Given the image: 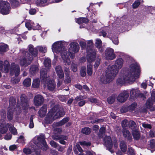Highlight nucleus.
<instances>
[{"label": "nucleus", "instance_id": "obj_1", "mask_svg": "<svg viewBox=\"0 0 155 155\" xmlns=\"http://www.w3.org/2000/svg\"><path fill=\"white\" fill-rule=\"evenodd\" d=\"M66 44V42L64 41L55 42L52 45V49L54 53L61 54L63 63L67 66L71 64L68 54L71 58H74L75 56L74 54L78 52L79 50V46L77 43L72 42L69 44L68 48L69 53L68 54L67 51L63 46Z\"/></svg>", "mask_w": 155, "mask_h": 155}, {"label": "nucleus", "instance_id": "obj_2", "mask_svg": "<svg viewBox=\"0 0 155 155\" xmlns=\"http://www.w3.org/2000/svg\"><path fill=\"white\" fill-rule=\"evenodd\" d=\"M140 68L139 64L136 62L131 64L127 71L123 76L117 80V84H121L125 83H130L134 81L136 79L139 77Z\"/></svg>", "mask_w": 155, "mask_h": 155}, {"label": "nucleus", "instance_id": "obj_3", "mask_svg": "<svg viewBox=\"0 0 155 155\" xmlns=\"http://www.w3.org/2000/svg\"><path fill=\"white\" fill-rule=\"evenodd\" d=\"M124 61L121 58H119L115 61L114 65L109 66L106 71L105 76L103 75L101 78V81L104 84L110 82L118 73L119 70L123 67Z\"/></svg>", "mask_w": 155, "mask_h": 155}, {"label": "nucleus", "instance_id": "obj_4", "mask_svg": "<svg viewBox=\"0 0 155 155\" xmlns=\"http://www.w3.org/2000/svg\"><path fill=\"white\" fill-rule=\"evenodd\" d=\"M68 120V118H65L58 123H54L53 125L54 134L52 135V138L54 140L58 141L59 143L62 144H66V142L65 140H67L68 137L66 136L60 135L62 130L58 127L62 126L67 122Z\"/></svg>", "mask_w": 155, "mask_h": 155}, {"label": "nucleus", "instance_id": "obj_5", "mask_svg": "<svg viewBox=\"0 0 155 155\" xmlns=\"http://www.w3.org/2000/svg\"><path fill=\"white\" fill-rule=\"evenodd\" d=\"M64 112L62 108H59L58 106H55L51 109L47 115L45 119L46 124H51L53 120L58 118L62 117Z\"/></svg>", "mask_w": 155, "mask_h": 155}, {"label": "nucleus", "instance_id": "obj_6", "mask_svg": "<svg viewBox=\"0 0 155 155\" xmlns=\"http://www.w3.org/2000/svg\"><path fill=\"white\" fill-rule=\"evenodd\" d=\"M47 71L45 69H42L40 71V79L41 82L43 83L45 86H47L48 89L50 91H53L55 87L54 81L51 80L47 77Z\"/></svg>", "mask_w": 155, "mask_h": 155}, {"label": "nucleus", "instance_id": "obj_7", "mask_svg": "<svg viewBox=\"0 0 155 155\" xmlns=\"http://www.w3.org/2000/svg\"><path fill=\"white\" fill-rule=\"evenodd\" d=\"M20 51L22 54L19 60V63L21 66L26 67L31 64L34 56L31 54H29L24 49H22Z\"/></svg>", "mask_w": 155, "mask_h": 155}, {"label": "nucleus", "instance_id": "obj_8", "mask_svg": "<svg viewBox=\"0 0 155 155\" xmlns=\"http://www.w3.org/2000/svg\"><path fill=\"white\" fill-rule=\"evenodd\" d=\"M32 141L39 148L44 150H46L48 148L43 135L35 137L32 140Z\"/></svg>", "mask_w": 155, "mask_h": 155}, {"label": "nucleus", "instance_id": "obj_9", "mask_svg": "<svg viewBox=\"0 0 155 155\" xmlns=\"http://www.w3.org/2000/svg\"><path fill=\"white\" fill-rule=\"evenodd\" d=\"M93 42L92 40H90L87 42V60L89 62H91L92 59H91V57H95L96 52L93 48Z\"/></svg>", "mask_w": 155, "mask_h": 155}, {"label": "nucleus", "instance_id": "obj_10", "mask_svg": "<svg viewBox=\"0 0 155 155\" xmlns=\"http://www.w3.org/2000/svg\"><path fill=\"white\" fill-rule=\"evenodd\" d=\"M28 50L30 54L35 57L37 55L38 51L42 53H45L47 51V48L45 46H38L34 49L33 45H30L28 46Z\"/></svg>", "mask_w": 155, "mask_h": 155}, {"label": "nucleus", "instance_id": "obj_11", "mask_svg": "<svg viewBox=\"0 0 155 155\" xmlns=\"http://www.w3.org/2000/svg\"><path fill=\"white\" fill-rule=\"evenodd\" d=\"M16 104V100L13 97H10L9 100V107L8 108L7 114L8 119L11 120L13 117V111L15 110V106Z\"/></svg>", "mask_w": 155, "mask_h": 155}, {"label": "nucleus", "instance_id": "obj_12", "mask_svg": "<svg viewBox=\"0 0 155 155\" xmlns=\"http://www.w3.org/2000/svg\"><path fill=\"white\" fill-rule=\"evenodd\" d=\"M155 102V91L152 92L151 94V97L149 98L146 104V107L147 108L150 109L152 110H155L153 106Z\"/></svg>", "mask_w": 155, "mask_h": 155}, {"label": "nucleus", "instance_id": "obj_13", "mask_svg": "<svg viewBox=\"0 0 155 155\" xmlns=\"http://www.w3.org/2000/svg\"><path fill=\"white\" fill-rule=\"evenodd\" d=\"M129 96V91H124L121 92L117 97V100L120 102H124Z\"/></svg>", "mask_w": 155, "mask_h": 155}, {"label": "nucleus", "instance_id": "obj_14", "mask_svg": "<svg viewBox=\"0 0 155 155\" xmlns=\"http://www.w3.org/2000/svg\"><path fill=\"white\" fill-rule=\"evenodd\" d=\"M10 64L8 61L6 60L4 61H0V70L5 73H8L9 70Z\"/></svg>", "mask_w": 155, "mask_h": 155}, {"label": "nucleus", "instance_id": "obj_15", "mask_svg": "<svg viewBox=\"0 0 155 155\" xmlns=\"http://www.w3.org/2000/svg\"><path fill=\"white\" fill-rule=\"evenodd\" d=\"M25 26L29 30L32 29L34 30H40L41 26L38 24H35L31 21H28L25 24Z\"/></svg>", "mask_w": 155, "mask_h": 155}, {"label": "nucleus", "instance_id": "obj_16", "mask_svg": "<svg viewBox=\"0 0 155 155\" xmlns=\"http://www.w3.org/2000/svg\"><path fill=\"white\" fill-rule=\"evenodd\" d=\"M20 71V68L19 66L15 63L11 64L10 73L12 75H15V76H18Z\"/></svg>", "mask_w": 155, "mask_h": 155}, {"label": "nucleus", "instance_id": "obj_17", "mask_svg": "<svg viewBox=\"0 0 155 155\" xmlns=\"http://www.w3.org/2000/svg\"><path fill=\"white\" fill-rule=\"evenodd\" d=\"M114 50L110 48H107L105 51V57L108 60H112L116 58V55L114 53Z\"/></svg>", "mask_w": 155, "mask_h": 155}, {"label": "nucleus", "instance_id": "obj_18", "mask_svg": "<svg viewBox=\"0 0 155 155\" xmlns=\"http://www.w3.org/2000/svg\"><path fill=\"white\" fill-rule=\"evenodd\" d=\"M104 145L107 147L111 153H114V151L111 150L113 146L111 138L109 136H105L104 139Z\"/></svg>", "mask_w": 155, "mask_h": 155}, {"label": "nucleus", "instance_id": "obj_19", "mask_svg": "<svg viewBox=\"0 0 155 155\" xmlns=\"http://www.w3.org/2000/svg\"><path fill=\"white\" fill-rule=\"evenodd\" d=\"M21 106L23 109H27L28 108V99L26 97L25 94L21 95Z\"/></svg>", "mask_w": 155, "mask_h": 155}, {"label": "nucleus", "instance_id": "obj_20", "mask_svg": "<svg viewBox=\"0 0 155 155\" xmlns=\"http://www.w3.org/2000/svg\"><path fill=\"white\" fill-rule=\"evenodd\" d=\"M4 120H0V132L2 134H5L8 130L7 126H6ZM2 137V135L0 134V138Z\"/></svg>", "mask_w": 155, "mask_h": 155}, {"label": "nucleus", "instance_id": "obj_21", "mask_svg": "<svg viewBox=\"0 0 155 155\" xmlns=\"http://www.w3.org/2000/svg\"><path fill=\"white\" fill-rule=\"evenodd\" d=\"M44 98L41 95L38 94L35 96L34 99V103L36 106H40L43 103Z\"/></svg>", "mask_w": 155, "mask_h": 155}, {"label": "nucleus", "instance_id": "obj_22", "mask_svg": "<svg viewBox=\"0 0 155 155\" xmlns=\"http://www.w3.org/2000/svg\"><path fill=\"white\" fill-rule=\"evenodd\" d=\"M55 70L59 78L62 79L64 77V73L61 67L59 65L57 66L55 68Z\"/></svg>", "mask_w": 155, "mask_h": 155}, {"label": "nucleus", "instance_id": "obj_23", "mask_svg": "<svg viewBox=\"0 0 155 155\" xmlns=\"http://www.w3.org/2000/svg\"><path fill=\"white\" fill-rule=\"evenodd\" d=\"M95 45L100 52H103L104 49L102 46V42L101 40L99 38L96 39L95 40Z\"/></svg>", "mask_w": 155, "mask_h": 155}, {"label": "nucleus", "instance_id": "obj_24", "mask_svg": "<svg viewBox=\"0 0 155 155\" xmlns=\"http://www.w3.org/2000/svg\"><path fill=\"white\" fill-rule=\"evenodd\" d=\"M47 106L46 105H44L39 110L38 114L41 117H44L47 112Z\"/></svg>", "mask_w": 155, "mask_h": 155}, {"label": "nucleus", "instance_id": "obj_25", "mask_svg": "<svg viewBox=\"0 0 155 155\" xmlns=\"http://www.w3.org/2000/svg\"><path fill=\"white\" fill-rule=\"evenodd\" d=\"M94 57H91V59H92V61L91 62H89L87 61L89 63L87 64V73L89 75L91 76L92 74V65L91 64V62L94 59ZM87 61H88L87 60Z\"/></svg>", "mask_w": 155, "mask_h": 155}, {"label": "nucleus", "instance_id": "obj_26", "mask_svg": "<svg viewBox=\"0 0 155 155\" xmlns=\"http://www.w3.org/2000/svg\"><path fill=\"white\" fill-rule=\"evenodd\" d=\"M139 94V92L138 90L132 89L130 91V98L134 99L137 97H138Z\"/></svg>", "mask_w": 155, "mask_h": 155}, {"label": "nucleus", "instance_id": "obj_27", "mask_svg": "<svg viewBox=\"0 0 155 155\" xmlns=\"http://www.w3.org/2000/svg\"><path fill=\"white\" fill-rule=\"evenodd\" d=\"M8 50V46L5 44H2L0 45V54H3Z\"/></svg>", "mask_w": 155, "mask_h": 155}, {"label": "nucleus", "instance_id": "obj_28", "mask_svg": "<svg viewBox=\"0 0 155 155\" xmlns=\"http://www.w3.org/2000/svg\"><path fill=\"white\" fill-rule=\"evenodd\" d=\"M123 133L124 136L127 139L130 140H131V134L127 130L125 129H124Z\"/></svg>", "mask_w": 155, "mask_h": 155}, {"label": "nucleus", "instance_id": "obj_29", "mask_svg": "<svg viewBox=\"0 0 155 155\" xmlns=\"http://www.w3.org/2000/svg\"><path fill=\"white\" fill-rule=\"evenodd\" d=\"M120 147L122 152H125L127 150V145L126 143L124 141H121L120 144Z\"/></svg>", "mask_w": 155, "mask_h": 155}, {"label": "nucleus", "instance_id": "obj_30", "mask_svg": "<svg viewBox=\"0 0 155 155\" xmlns=\"http://www.w3.org/2000/svg\"><path fill=\"white\" fill-rule=\"evenodd\" d=\"M76 21L78 24L87 23L88 22V20L85 18H80L76 19Z\"/></svg>", "mask_w": 155, "mask_h": 155}, {"label": "nucleus", "instance_id": "obj_31", "mask_svg": "<svg viewBox=\"0 0 155 155\" xmlns=\"http://www.w3.org/2000/svg\"><path fill=\"white\" fill-rule=\"evenodd\" d=\"M132 134L135 140H137L140 137L139 132L137 130H133Z\"/></svg>", "mask_w": 155, "mask_h": 155}, {"label": "nucleus", "instance_id": "obj_32", "mask_svg": "<svg viewBox=\"0 0 155 155\" xmlns=\"http://www.w3.org/2000/svg\"><path fill=\"white\" fill-rule=\"evenodd\" d=\"M38 68L37 65H32L30 68V72L32 74H33L38 71Z\"/></svg>", "mask_w": 155, "mask_h": 155}, {"label": "nucleus", "instance_id": "obj_33", "mask_svg": "<svg viewBox=\"0 0 155 155\" xmlns=\"http://www.w3.org/2000/svg\"><path fill=\"white\" fill-rule=\"evenodd\" d=\"M9 130L12 134L14 135L17 134V132L16 129L12 125L8 124V125Z\"/></svg>", "mask_w": 155, "mask_h": 155}, {"label": "nucleus", "instance_id": "obj_34", "mask_svg": "<svg viewBox=\"0 0 155 155\" xmlns=\"http://www.w3.org/2000/svg\"><path fill=\"white\" fill-rule=\"evenodd\" d=\"M31 79L29 78H26L24 80L23 82V85L25 87H29L31 85Z\"/></svg>", "mask_w": 155, "mask_h": 155}, {"label": "nucleus", "instance_id": "obj_35", "mask_svg": "<svg viewBox=\"0 0 155 155\" xmlns=\"http://www.w3.org/2000/svg\"><path fill=\"white\" fill-rule=\"evenodd\" d=\"M51 60L48 58L44 60V64L46 68L49 69L51 66Z\"/></svg>", "mask_w": 155, "mask_h": 155}, {"label": "nucleus", "instance_id": "obj_36", "mask_svg": "<svg viewBox=\"0 0 155 155\" xmlns=\"http://www.w3.org/2000/svg\"><path fill=\"white\" fill-rule=\"evenodd\" d=\"M40 85V81L38 79H35L33 82L32 87L35 88H38Z\"/></svg>", "mask_w": 155, "mask_h": 155}, {"label": "nucleus", "instance_id": "obj_37", "mask_svg": "<svg viewBox=\"0 0 155 155\" xmlns=\"http://www.w3.org/2000/svg\"><path fill=\"white\" fill-rule=\"evenodd\" d=\"M47 0H36V3L37 5L42 6L45 5Z\"/></svg>", "mask_w": 155, "mask_h": 155}, {"label": "nucleus", "instance_id": "obj_38", "mask_svg": "<svg viewBox=\"0 0 155 155\" xmlns=\"http://www.w3.org/2000/svg\"><path fill=\"white\" fill-rule=\"evenodd\" d=\"M116 95L113 94L107 98V101L109 104H112L115 101Z\"/></svg>", "mask_w": 155, "mask_h": 155}, {"label": "nucleus", "instance_id": "obj_39", "mask_svg": "<svg viewBox=\"0 0 155 155\" xmlns=\"http://www.w3.org/2000/svg\"><path fill=\"white\" fill-rule=\"evenodd\" d=\"M91 130L90 128L88 127H85L82 129V133L84 134L88 135L90 134Z\"/></svg>", "mask_w": 155, "mask_h": 155}, {"label": "nucleus", "instance_id": "obj_40", "mask_svg": "<svg viewBox=\"0 0 155 155\" xmlns=\"http://www.w3.org/2000/svg\"><path fill=\"white\" fill-rule=\"evenodd\" d=\"M127 153L128 155H135V152L132 147H128Z\"/></svg>", "mask_w": 155, "mask_h": 155}, {"label": "nucleus", "instance_id": "obj_41", "mask_svg": "<svg viewBox=\"0 0 155 155\" xmlns=\"http://www.w3.org/2000/svg\"><path fill=\"white\" fill-rule=\"evenodd\" d=\"M34 116H35L33 115H31L30 118V120L29 127L30 128H32L34 127V124L33 120Z\"/></svg>", "mask_w": 155, "mask_h": 155}, {"label": "nucleus", "instance_id": "obj_42", "mask_svg": "<svg viewBox=\"0 0 155 155\" xmlns=\"http://www.w3.org/2000/svg\"><path fill=\"white\" fill-rule=\"evenodd\" d=\"M80 144L82 146L84 147L90 146L91 143L90 142H86L85 141H81L79 142Z\"/></svg>", "mask_w": 155, "mask_h": 155}, {"label": "nucleus", "instance_id": "obj_43", "mask_svg": "<svg viewBox=\"0 0 155 155\" xmlns=\"http://www.w3.org/2000/svg\"><path fill=\"white\" fill-rule=\"evenodd\" d=\"M94 61L95 63L94 65V67L95 68H97L98 67L100 64V59L98 58H95Z\"/></svg>", "mask_w": 155, "mask_h": 155}, {"label": "nucleus", "instance_id": "obj_44", "mask_svg": "<svg viewBox=\"0 0 155 155\" xmlns=\"http://www.w3.org/2000/svg\"><path fill=\"white\" fill-rule=\"evenodd\" d=\"M105 127H103L101 128L99 133V136L100 137H102L104 134L105 133Z\"/></svg>", "mask_w": 155, "mask_h": 155}, {"label": "nucleus", "instance_id": "obj_45", "mask_svg": "<svg viewBox=\"0 0 155 155\" xmlns=\"http://www.w3.org/2000/svg\"><path fill=\"white\" fill-rule=\"evenodd\" d=\"M150 148L155 150V140H153L150 141Z\"/></svg>", "mask_w": 155, "mask_h": 155}, {"label": "nucleus", "instance_id": "obj_46", "mask_svg": "<svg viewBox=\"0 0 155 155\" xmlns=\"http://www.w3.org/2000/svg\"><path fill=\"white\" fill-rule=\"evenodd\" d=\"M129 127H131V129L133 130L135 128L136 123L134 121L130 120L129 122Z\"/></svg>", "mask_w": 155, "mask_h": 155}, {"label": "nucleus", "instance_id": "obj_47", "mask_svg": "<svg viewBox=\"0 0 155 155\" xmlns=\"http://www.w3.org/2000/svg\"><path fill=\"white\" fill-rule=\"evenodd\" d=\"M85 98L86 97H84L81 95L77 96L75 99V101L74 102V103H76L77 102L80 101L81 100L85 99Z\"/></svg>", "mask_w": 155, "mask_h": 155}, {"label": "nucleus", "instance_id": "obj_48", "mask_svg": "<svg viewBox=\"0 0 155 155\" xmlns=\"http://www.w3.org/2000/svg\"><path fill=\"white\" fill-rule=\"evenodd\" d=\"M81 74L82 77H84L86 75V68L85 67L81 68Z\"/></svg>", "mask_w": 155, "mask_h": 155}, {"label": "nucleus", "instance_id": "obj_49", "mask_svg": "<svg viewBox=\"0 0 155 155\" xmlns=\"http://www.w3.org/2000/svg\"><path fill=\"white\" fill-rule=\"evenodd\" d=\"M77 64L74 63H72L71 66V69L74 72H76L77 70Z\"/></svg>", "mask_w": 155, "mask_h": 155}, {"label": "nucleus", "instance_id": "obj_50", "mask_svg": "<svg viewBox=\"0 0 155 155\" xmlns=\"http://www.w3.org/2000/svg\"><path fill=\"white\" fill-rule=\"evenodd\" d=\"M50 144L52 147L56 148L59 145L58 143H56L53 140H51L50 142Z\"/></svg>", "mask_w": 155, "mask_h": 155}, {"label": "nucleus", "instance_id": "obj_51", "mask_svg": "<svg viewBox=\"0 0 155 155\" xmlns=\"http://www.w3.org/2000/svg\"><path fill=\"white\" fill-rule=\"evenodd\" d=\"M18 142L23 144L25 141V139L23 136L22 135L20 136L18 140Z\"/></svg>", "mask_w": 155, "mask_h": 155}, {"label": "nucleus", "instance_id": "obj_52", "mask_svg": "<svg viewBox=\"0 0 155 155\" xmlns=\"http://www.w3.org/2000/svg\"><path fill=\"white\" fill-rule=\"evenodd\" d=\"M136 106L137 104L136 103H134L128 106V108L130 110H132L134 109Z\"/></svg>", "mask_w": 155, "mask_h": 155}, {"label": "nucleus", "instance_id": "obj_53", "mask_svg": "<svg viewBox=\"0 0 155 155\" xmlns=\"http://www.w3.org/2000/svg\"><path fill=\"white\" fill-rule=\"evenodd\" d=\"M89 100L91 103H95L97 105H99L100 104V103L98 102V101L96 99L93 98H92L91 99H89Z\"/></svg>", "mask_w": 155, "mask_h": 155}, {"label": "nucleus", "instance_id": "obj_54", "mask_svg": "<svg viewBox=\"0 0 155 155\" xmlns=\"http://www.w3.org/2000/svg\"><path fill=\"white\" fill-rule=\"evenodd\" d=\"M101 34L100 35H102L104 37L107 36L108 37H110V35L108 34L107 35V33H106V32L104 30H102L101 31Z\"/></svg>", "mask_w": 155, "mask_h": 155}, {"label": "nucleus", "instance_id": "obj_55", "mask_svg": "<svg viewBox=\"0 0 155 155\" xmlns=\"http://www.w3.org/2000/svg\"><path fill=\"white\" fill-rule=\"evenodd\" d=\"M140 3L138 0H137L133 4V6L134 8H136L140 5Z\"/></svg>", "mask_w": 155, "mask_h": 155}, {"label": "nucleus", "instance_id": "obj_56", "mask_svg": "<svg viewBox=\"0 0 155 155\" xmlns=\"http://www.w3.org/2000/svg\"><path fill=\"white\" fill-rule=\"evenodd\" d=\"M129 124V122L127 120H124L122 121V125L123 128H124L127 126V125Z\"/></svg>", "mask_w": 155, "mask_h": 155}, {"label": "nucleus", "instance_id": "obj_57", "mask_svg": "<svg viewBox=\"0 0 155 155\" xmlns=\"http://www.w3.org/2000/svg\"><path fill=\"white\" fill-rule=\"evenodd\" d=\"M23 152L26 154H30L31 153V150L28 148H25L23 149Z\"/></svg>", "mask_w": 155, "mask_h": 155}, {"label": "nucleus", "instance_id": "obj_58", "mask_svg": "<svg viewBox=\"0 0 155 155\" xmlns=\"http://www.w3.org/2000/svg\"><path fill=\"white\" fill-rule=\"evenodd\" d=\"M80 45L83 49L85 48L86 47V43L84 41H81L79 43Z\"/></svg>", "mask_w": 155, "mask_h": 155}, {"label": "nucleus", "instance_id": "obj_59", "mask_svg": "<svg viewBox=\"0 0 155 155\" xmlns=\"http://www.w3.org/2000/svg\"><path fill=\"white\" fill-rule=\"evenodd\" d=\"M67 96L61 95L59 97V99L62 101H66Z\"/></svg>", "mask_w": 155, "mask_h": 155}, {"label": "nucleus", "instance_id": "obj_60", "mask_svg": "<svg viewBox=\"0 0 155 155\" xmlns=\"http://www.w3.org/2000/svg\"><path fill=\"white\" fill-rule=\"evenodd\" d=\"M142 126L144 128H149L150 129L151 128V126L150 124L143 123L142 124Z\"/></svg>", "mask_w": 155, "mask_h": 155}, {"label": "nucleus", "instance_id": "obj_61", "mask_svg": "<svg viewBox=\"0 0 155 155\" xmlns=\"http://www.w3.org/2000/svg\"><path fill=\"white\" fill-rule=\"evenodd\" d=\"M65 79L64 80V82L65 83H69L71 82V79L69 76H66Z\"/></svg>", "mask_w": 155, "mask_h": 155}, {"label": "nucleus", "instance_id": "obj_62", "mask_svg": "<svg viewBox=\"0 0 155 155\" xmlns=\"http://www.w3.org/2000/svg\"><path fill=\"white\" fill-rule=\"evenodd\" d=\"M65 74L66 76H69L70 73V70L68 68L65 67L64 70Z\"/></svg>", "mask_w": 155, "mask_h": 155}, {"label": "nucleus", "instance_id": "obj_63", "mask_svg": "<svg viewBox=\"0 0 155 155\" xmlns=\"http://www.w3.org/2000/svg\"><path fill=\"white\" fill-rule=\"evenodd\" d=\"M19 4V2L17 0H14V1L12 2V5L14 7H16Z\"/></svg>", "mask_w": 155, "mask_h": 155}, {"label": "nucleus", "instance_id": "obj_64", "mask_svg": "<svg viewBox=\"0 0 155 155\" xmlns=\"http://www.w3.org/2000/svg\"><path fill=\"white\" fill-rule=\"evenodd\" d=\"M57 149L58 151L63 152L64 150V147H62L59 144Z\"/></svg>", "mask_w": 155, "mask_h": 155}]
</instances>
